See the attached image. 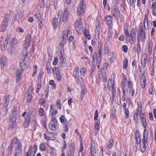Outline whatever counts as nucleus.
Wrapping results in <instances>:
<instances>
[{
  "label": "nucleus",
  "instance_id": "nucleus-1",
  "mask_svg": "<svg viewBox=\"0 0 156 156\" xmlns=\"http://www.w3.org/2000/svg\"><path fill=\"white\" fill-rule=\"evenodd\" d=\"M13 146L15 148V153L14 156H21L22 145L21 142L16 138H13L8 148V155H10L12 154V148Z\"/></svg>",
  "mask_w": 156,
  "mask_h": 156
},
{
  "label": "nucleus",
  "instance_id": "nucleus-2",
  "mask_svg": "<svg viewBox=\"0 0 156 156\" xmlns=\"http://www.w3.org/2000/svg\"><path fill=\"white\" fill-rule=\"evenodd\" d=\"M17 111H14L12 113V115L9 118V127L8 128L9 130H11L16 125V121L17 118Z\"/></svg>",
  "mask_w": 156,
  "mask_h": 156
},
{
  "label": "nucleus",
  "instance_id": "nucleus-3",
  "mask_svg": "<svg viewBox=\"0 0 156 156\" xmlns=\"http://www.w3.org/2000/svg\"><path fill=\"white\" fill-rule=\"evenodd\" d=\"M4 101L5 102L2 108L0 114H2L3 116H4L6 115L8 111V107L9 102V97L8 96L5 97Z\"/></svg>",
  "mask_w": 156,
  "mask_h": 156
},
{
  "label": "nucleus",
  "instance_id": "nucleus-4",
  "mask_svg": "<svg viewBox=\"0 0 156 156\" xmlns=\"http://www.w3.org/2000/svg\"><path fill=\"white\" fill-rule=\"evenodd\" d=\"M70 30H64L62 33V40L61 41V42L59 44V46L61 48H63V46L65 45L67 41V39L68 38L69 35H70Z\"/></svg>",
  "mask_w": 156,
  "mask_h": 156
},
{
  "label": "nucleus",
  "instance_id": "nucleus-5",
  "mask_svg": "<svg viewBox=\"0 0 156 156\" xmlns=\"http://www.w3.org/2000/svg\"><path fill=\"white\" fill-rule=\"evenodd\" d=\"M82 17L79 16L75 22V27L77 31L80 30L83 26V22L82 21Z\"/></svg>",
  "mask_w": 156,
  "mask_h": 156
},
{
  "label": "nucleus",
  "instance_id": "nucleus-6",
  "mask_svg": "<svg viewBox=\"0 0 156 156\" xmlns=\"http://www.w3.org/2000/svg\"><path fill=\"white\" fill-rule=\"evenodd\" d=\"M139 27L140 30V32L138 33L137 37L140 38L141 41L143 42L145 37V32L143 30V24L142 23H140Z\"/></svg>",
  "mask_w": 156,
  "mask_h": 156
},
{
  "label": "nucleus",
  "instance_id": "nucleus-7",
  "mask_svg": "<svg viewBox=\"0 0 156 156\" xmlns=\"http://www.w3.org/2000/svg\"><path fill=\"white\" fill-rule=\"evenodd\" d=\"M111 12L113 16L117 19L120 16V11L116 5L113 6L111 8Z\"/></svg>",
  "mask_w": 156,
  "mask_h": 156
},
{
  "label": "nucleus",
  "instance_id": "nucleus-8",
  "mask_svg": "<svg viewBox=\"0 0 156 156\" xmlns=\"http://www.w3.org/2000/svg\"><path fill=\"white\" fill-rule=\"evenodd\" d=\"M57 123L58 121L56 119H52L48 126L49 129L51 130L55 131L56 129Z\"/></svg>",
  "mask_w": 156,
  "mask_h": 156
},
{
  "label": "nucleus",
  "instance_id": "nucleus-9",
  "mask_svg": "<svg viewBox=\"0 0 156 156\" xmlns=\"http://www.w3.org/2000/svg\"><path fill=\"white\" fill-rule=\"evenodd\" d=\"M31 36L30 34H28L25 36V40L24 41V44L23 45V48L26 51L30 45Z\"/></svg>",
  "mask_w": 156,
  "mask_h": 156
},
{
  "label": "nucleus",
  "instance_id": "nucleus-10",
  "mask_svg": "<svg viewBox=\"0 0 156 156\" xmlns=\"http://www.w3.org/2000/svg\"><path fill=\"white\" fill-rule=\"evenodd\" d=\"M68 9H65L62 17V21L64 23H66L68 21L69 18V13L68 11Z\"/></svg>",
  "mask_w": 156,
  "mask_h": 156
},
{
  "label": "nucleus",
  "instance_id": "nucleus-11",
  "mask_svg": "<svg viewBox=\"0 0 156 156\" xmlns=\"http://www.w3.org/2000/svg\"><path fill=\"white\" fill-rule=\"evenodd\" d=\"M31 113L28 112L26 115L24 122V126L25 128L27 127L30 125Z\"/></svg>",
  "mask_w": 156,
  "mask_h": 156
},
{
  "label": "nucleus",
  "instance_id": "nucleus-12",
  "mask_svg": "<svg viewBox=\"0 0 156 156\" xmlns=\"http://www.w3.org/2000/svg\"><path fill=\"white\" fill-rule=\"evenodd\" d=\"M131 34H130V37H131V40L132 41L134 42L136 41V30L135 29H132L130 31Z\"/></svg>",
  "mask_w": 156,
  "mask_h": 156
},
{
  "label": "nucleus",
  "instance_id": "nucleus-13",
  "mask_svg": "<svg viewBox=\"0 0 156 156\" xmlns=\"http://www.w3.org/2000/svg\"><path fill=\"white\" fill-rule=\"evenodd\" d=\"M7 62V59L5 56H3L0 59V66H1L2 69L4 68V66L6 65Z\"/></svg>",
  "mask_w": 156,
  "mask_h": 156
},
{
  "label": "nucleus",
  "instance_id": "nucleus-14",
  "mask_svg": "<svg viewBox=\"0 0 156 156\" xmlns=\"http://www.w3.org/2000/svg\"><path fill=\"white\" fill-rule=\"evenodd\" d=\"M52 22L53 27L54 29H55L57 27H60L61 20H60L59 22V23H58V19H56V18H53L52 20Z\"/></svg>",
  "mask_w": 156,
  "mask_h": 156
},
{
  "label": "nucleus",
  "instance_id": "nucleus-15",
  "mask_svg": "<svg viewBox=\"0 0 156 156\" xmlns=\"http://www.w3.org/2000/svg\"><path fill=\"white\" fill-rule=\"evenodd\" d=\"M54 70L57 80L59 81H60L62 79V76L59 71L58 69L56 67H55L54 69L53 68V71H54Z\"/></svg>",
  "mask_w": 156,
  "mask_h": 156
},
{
  "label": "nucleus",
  "instance_id": "nucleus-16",
  "mask_svg": "<svg viewBox=\"0 0 156 156\" xmlns=\"http://www.w3.org/2000/svg\"><path fill=\"white\" fill-rule=\"evenodd\" d=\"M16 17L18 22H20L23 20L24 17L23 16V14L21 11H19L17 12L16 15Z\"/></svg>",
  "mask_w": 156,
  "mask_h": 156
},
{
  "label": "nucleus",
  "instance_id": "nucleus-17",
  "mask_svg": "<svg viewBox=\"0 0 156 156\" xmlns=\"http://www.w3.org/2000/svg\"><path fill=\"white\" fill-rule=\"evenodd\" d=\"M140 120L141 121L144 127V128H146L147 126L146 124V121L145 118V115L144 113L141 114L140 115Z\"/></svg>",
  "mask_w": 156,
  "mask_h": 156
},
{
  "label": "nucleus",
  "instance_id": "nucleus-18",
  "mask_svg": "<svg viewBox=\"0 0 156 156\" xmlns=\"http://www.w3.org/2000/svg\"><path fill=\"white\" fill-rule=\"evenodd\" d=\"M9 16L8 14H6L2 22V25L7 27L8 25V21L9 19Z\"/></svg>",
  "mask_w": 156,
  "mask_h": 156
},
{
  "label": "nucleus",
  "instance_id": "nucleus-19",
  "mask_svg": "<svg viewBox=\"0 0 156 156\" xmlns=\"http://www.w3.org/2000/svg\"><path fill=\"white\" fill-rule=\"evenodd\" d=\"M16 49V46L10 45L9 46L8 50L9 53L11 55H14L15 53Z\"/></svg>",
  "mask_w": 156,
  "mask_h": 156
},
{
  "label": "nucleus",
  "instance_id": "nucleus-20",
  "mask_svg": "<svg viewBox=\"0 0 156 156\" xmlns=\"http://www.w3.org/2000/svg\"><path fill=\"white\" fill-rule=\"evenodd\" d=\"M140 81L142 87L144 88L146 83V80L145 76L144 73H143L141 76Z\"/></svg>",
  "mask_w": 156,
  "mask_h": 156
},
{
  "label": "nucleus",
  "instance_id": "nucleus-21",
  "mask_svg": "<svg viewBox=\"0 0 156 156\" xmlns=\"http://www.w3.org/2000/svg\"><path fill=\"white\" fill-rule=\"evenodd\" d=\"M79 68L78 66H77L73 71V75L75 78H77L79 76Z\"/></svg>",
  "mask_w": 156,
  "mask_h": 156
},
{
  "label": "nucleus",
  "instance_id": "nucleus-22",
  "mask_svg": "<svg viewBox=\"0 0 156 156\" xmlns=\"http://www.w3.org/2000/svg\"><path fill=\"white\" fill-rule=\"evenodd\" d=\"M90 154L91 156H97L95 146L91 144Z\"/></svg>",
  "mask_w": 156,
  "mask_h": 156
},
{
  "label": "nucleus",
  "instance_id": "nucleus-23",
  "mask_svg": "<svg viewBox=\"0 0 156 156\" xmlns=\"http://www.w3.org/2000/svg\"><path fill=\"white\" fill-rule=\"evenodd\" d=\"M147 57L146 55H145L142 57L141 58V64L144 68H145L146 66V63L147 60Z\"/></svg>",
  "mask_w": 156,
  "mask_h": 156
},
{
  "label": "nucleus",
  "instance_id": "nucleus-24",
  "mask_svg": "<svg viewBox=\"0 0 156 156\" xmlns=\"http://www.w3.org/2000/svg\"><path fill=\"white\" fill-rule=\"evenodd\" d=\"M112 16L111 15H109L105 18V21L107 22V24L108 25H110L112 22Z\"/></svg>",
  "mask_w": 156,
  "mask_h": 156
},
{
  "label": "nucleus",
  "instance_id": "nucleus-25",
  "mask_svg": "<svg viewBox=\"0 0 156 156\" xmlns=\"http://www.w3.org/2000/svg\"><path fill=\"white\" fill-rule=\"evenodd\" d=\"M148 132L147 130L145 129H144V133H143V138L142 140H144V142H146L147 141V138L148 137Z\"/></svg>",
  "mask_w": 156,
  "mask_h": 156
},
{
  "label": "nucleus",
  "instance_id": "nucleus-26",
  "mask_svg": "<svg viewBox=\"0 0 156 156\" xmlns=\"http://www.w3.org/2000/svg\"><path fill=\"white\" fill-rule=\"evenodd\" d=\"M82 90L81 93V100H82L83 98L84 97V95L87 92V90L85 86H82Z\"/></svg>",
  "mask_w": 156,
  "mask_h": 156
},
{
  "label": "nucleus",
  "instance_id": "nucleus-27",
  "mask_svg": "<svg viewBox=\"0 0 156 156\" xmlns=\"http://www.w3.org/2000/svg\"><path fill=\"white\" fill-rule=\"evenodd\" d=\"M143 141V144H140V148L142 152H144L146 150L145 144L147 143V141L144 142V140Z\"/></svg>",
  "mask_w": 156,
  "mask_h": 156
},
{
  "label": "nucleus",
  "instance_id": "nucleus-28",
  "mask_svg": "<svg viewBox=\"0 0 156 156\" xmlns=\"http://www.w3.org/2000/svg\"><path fill=\"white\" fill-rule=\"evenodd\" d=\"M102 53L101 52V50L99 48L98 51V58H97V61H98V63L101 62Z\"/></svg>",
  "mask_w": 156,
  "mask_h": 156
},
{
  "label": "nucleus",
  "instance_id": "nucleus-29",
  "mask_svg": "<svg viewBox=\"0 0 156 156\" xmlns=\"http://www.w3.org/2000/svg\"><path fill=\"white\" fill-rule=\"evenodd\" d=\"M60 120L62 123H64V124H65L66 123H69L67 120L66 119H65L64 116L63 115H62L60 116Z\"/></svg>",
  "mask_w": 156,
  "mask_h": 156
},
{
  "label": "nucleus",
  "instance_id": "nucleus-30",
  "mask_svg": "<svg viewBox=\"0 0 156 156\" xmlns=\"http://www.w3.org/2000/svg\"><path fill=\"white\" fill-rule=\"evenodd\" d=\"M83 34L88 39H90L91 38V35L88 30H85L83 32Z\"/></svg>",
  "mask_w": 156,
  "mask_h": 156
},
{
  "label": "nucleus",
  "instance_id": "nucleus-31",
  "mask_svg": "<svg viewBox=\"0 0 156 156\" xmlns=\"http://www.w3.org/2000/svg\"><path fill=\"white\" fill-rule=\"evenodd\" d=\"M62 13V11L61 10H59L58 11L57 16L56 17H55V18H56V19H58V22H59L60 20H61Z\"/></svg>",
  "mask_w": 156,
  "mask_h": 156
},
{
  "label": "nucleus",
  "instance_id": "nucleus-32",
  "mask_svg": "<svg viewBox=\"0 0 156 156\" xmlns=\"http://www.w3.org/2000/svg\"><path fill=\"white\" fill-rule=\"evenodd\" d=\"M84 9L78 8L77 14L79 16H81L84 12Z\"/></svg>",
  "mask_w": 156,
  "mask_h": 156
},
{
  "label": "nucleus",
  "instance_id": "nucleus-33",
  "mask_svg": "<svg viewBox=\"0 0 156 156\" xmlns=\"http://www.w3.org/2000/svg\"><path fill=\"white\" fill-rule=\"evenodd\" d=\"M129 27V24L128 23H126L124 27V33L126 34H129L128 30V27Z\"/></svg>",
  "mask_w": 156,
  "mask_h": 156
},
{
  "label": "nucleus",
  "instance_id": "nucleus-34",
  "mask_svg": "<svg viewBox=\"0 0 156 156\" xmlns=\"http://www.w3.org/2000/svg\"><path fill=\"white\" fill-rule=\"evenodd\" d=\"M32 146H30L28 150V151L27 153L26 156H32L33 153L32 151Z\"/></svg>",
  "mask_w": 156,
  "mask_h": 156
},
{
  "label": "nucleus",
  "instance_id": "nucleus-35",
  "mask_svg": "<svg viewBox=\"0 0 156 156\" xmlns=\"http://www.w3.org/2000/svg\"><path fill=\"white\" fill-rule=\"evenodd\" d=\"M86 73V70L84 68H82L80 71V74L82 76H85Z\"/></svg>",
  "mask_w": 156,
  "mask_h": 156
},
{
  "label": "nucleus",
  "instance_id": "nucleus-36",
  "mask_svg": "<svg viewBox=\"0 0 156 156\" xmlns=\"http://www.w3.org/2000/svg\"><path fill=\"white\" fill-rule=\"evenodd\" d=\"M32 97L30 94H28L27 95V102L28 103H30L32 101Z\"/></svg>",
  "mask_w": 156,
  "mask_h": 156
},
{
  "label": "nucleus",
  "instance_id": "nucleus-37",
  "mask_svg": "<svg viewBox=\"0 0 156 156\" xmlns=\"http://www.w3.org/2000/svg\"><path fill=\"white\" fill-rule=\"evenodd\" d=\"M8 41L7 40H5V41L3 42L2 45V51L5 50V48H7V44H8Z\"/></svg>",
  "mask_w": 156,
  "mask_h": 156
},
{
  "label": "nucleus",
  "instance_id": "nucleus-38",
  "mask_svg": "<svg viewBox=\"0 0 156 156\" xmlns=\"http://www.w3.org/2000/svg\"><path fill=\"white\" fill-rule=\"evenodd\" d=\"M135 135L136 140L140 139V133L138 130H136Z\"/></svg>",
  "mask_w": 156,
  "mask_h": 156
},
{
  "label": "nucleus",
  "instance_id": "nucleus-39",
  "mask_svg": "<svg viewBox=\"0 0 156 156\" xmlns=\"http://www.w3.org/2000/svg\"><path fill=\"white\" fill-rule=\"evenodd\" d=\"M84 0H82L80 3L78 8H82L84 9V8L86 5H84Z\"/></svg>",
  "mask_w": 156,
  "mask_h": 156
},
{
  "label": "nucleus",
  "instance_id": "nucleus-40",
  "mask_svg": "<svg viewBox=\"0 0 156 156\" xmlns=\"http://www.w3.org/2000/svg\"><path fill=\"white\" fill-rule=\"evenodd\" d=\"M12 41L11 42L10 46H16V44L17 43V40L15 38H12Z\"/></svg>",
  "mask_w": 156,
  "mask_h": 156
},
{
  "label": "nucleus",
  "instance_id": "nucleus-41",
  "mask_svg": "<svg viewBox=\"0 0 156 156\" xmlns=\"http://www.w3.org/2000/svg\"><path fill=\"white\" fill-rule=\"evenodd\" d=\"M14 75L16 77L21 76V72L20 70H17L14 73Z\"/></svg>",
  "mask_w": 156,
  "mask_h": 156
},
{
  "label": "nucleus",
  "instance_id": "nucleus-42",
  "mask_svg": "<svg viewBox=\"0 0 156 156\" xmlns=\"http://www.w3.org/2000/svg\"><path fill=\"white\" fill-rule=\"evenodd\" d=\"M38 112L40 115L41 116H43L44 115V111L43 108H40L39 109Z\"/></svg>",
  "mask_w": 156,
  "mask_h": 156
},
{
  "label": "nucleus",
  "instance_id": "nucleus-43",
  "mask_svg": "<svg viewBox=\"0 0 156 156\" xmlns=\"http://www.w3.org/2000/svg\"><path fill=\"white\" fill-rule=\"evenodd\" d=\"M128 61L127 58H126L123 63V67L124 69H126L128 66Z\"/></svg>",
  "mask_w": 156,
  "mask_h": 156
},
{
  "label": "nucleus",
  "instance_id": "nucleus-44",
  "mask_svg": "<svg viewBox=\"0 0 156 156\" xmlns=\"http://www.w3.org/2000/svg\"><path fill=\"white\" fill-rule=\"evenodd\" d=\"M44 21L42 20L40 21V23H39V27L40 29H41L43 28L44 25Z\"/></svg>",
  "mask_w": 156,
  "mask_h": 156
},
{
  "label": "nucleus",
  "instance_id": "nucleus-45",
  "mask_svg": "<svg viewBox=\"0 0 156 156\" xmlns=\"http://www.w3.org/2000/svg\"><path fill=\"white\" fill-rule=\"evenodd\" d=\"M40 149L42 151H44L46 150V147L44 144H41L40 146Z\"/></svg>",
  "mask_w": 156,
  "mask_h": 156
},
{
  "label": "nucleus",
  "instance_id": "nucleus-46",
  "mask_svg": "<svg viewBox=\"0 0 156 156\" xmlns=\"http://www.w3.org/2000/svg\"><path fill=\"white\" fill-rule=\"evenodd\" d=\"M104 51V52L105 54H107L108 55H110V52L108 48H105Z\"/></svg>",
  "mask_w": 156,
  "mask_h": 156
},
{
  "label": "nucleus",
  "instance_id": "nucleus-47",
  "mask_svg": "<svg viewBox=\"0 0 156 156\" xmlns=\"http://www.w3.org/2000/svg\"><path fill=\"white\" fill-rule=\"evenodd\" d=\"M113 145V141L110 140L108 143L107 146L109 148H111Z\"/></svg>",
  "mask_w": 156,
  "mask_h": 156
},
{
  "label": "nucleus",
  "instance_id": "nucleus-48",
  "mask_svg": "<svg viewBox=\"0 0 156 156\" xmlns=\"http://www.w3.org/2000/svg\"><path fill=\"white\" fill-rule=\"evenodd\" d=\"M42 72H40L38 76V83H41V77H42Z\"/></svg>",
  "mask_w": 156,
  "mask_h": 156
},
{
  "label": "nucleus",
  "instance_id": "nucleus-49",
  "mask_svg": "<svg viewBox=\"0 0 156 156\" xmlns=\"http://www.w3.org/2000/svg\"><path fill=\"white\" fill-rule=\"evenodd\" d=\"M94 129H96L98 131L99 129V126L98 122H96L94 123Z\"/></svg>",
  "mask_w": 156,
  "mask_h": 156
},
{
  "label": "nucleus",
  "instance_id": "nucleus-50",
  "mask_svg": "<svg viewBox=\"0 0 156 156\" xmlns=\"http://www.w3.org/2000/svg\"><path fill=\"white\" fill-rule=\"evenodd\" d=\"M98 55L97 53L96 52H94L92 56L94 61L95 60H96L97 61V58H98Z\"/></svg>",
  "mask_w": 156,
  "mask_h": 156
},
{
  "label": "nucleus",
  "instance_id": "nucleus-51",
  "mask_svg": "<svg viewBox=\"0 0 156 156\" xmlns=\"http://www.w3.org/2000/svg\"><path fill=\"white\" fill-rule=\"evenodd\" d=\"M112 94L113 96H114V93H115V95L114 96H115V93H116V90H115V86H114V85L113 84L112 85Z\"/></svg>",
  "mask_w": 156,
  "mask_h": 156
},
{
  "label": "nucleus",
  "instance_id": "nucleus-52",
  "mask_svg": "<svg viewBox=\"0 0 156 156\" xmlns=\"http://www.w3.org/2000/svg\"><path fill=\"white\" fill-rule=\"evenodd\" d=\"M133 84V82L131 81H129L128 83V86L129 88L130 89V92H131V90L132 89L133 87L132 85Z\"/></svg>",
  "mask_w": 156,
  "mask_h": 156
},
{
  "label": "nucleus",
  "instance_id": "nucleus-53",
  "mask_svg": "<svg viewBox=\"0 0 156 156\" xmlns=\"http://www.w3.org/2000/svg\"><path fill=\"white\" fill-rule=\"evenodd\" d=\"M69 123H66L64 124V126H65L64 127V131L65 132H66L68 131V124Z\"/></svg>",
  "mask_w": 156,
  "mask_h": 156
},
{
  "label": "nucleus",
  "instance_id": "nucleus-54",
  "mask_svg": "<svg viewBox=\"0 0 156 156\" xmlns=\"http://www.w3.org/2000/svg\"><path fill=\"white\" fill-rule=\"evenodd\" d=\"M56 104L57 106L58 107V108L60 109L61 108V106L60 105V101L59 100H58L56 102Z\"/></svg>",
  "mask_w": 156,
  "mask_h": 156
},
{
  "label": "nucleus",
  "instance_id": "nucleus-55",
  "mask_svg": "<svg viewBox=\"0 0 156 156\" xmlns=\"http://www.w3.org/2000/svg\"><path fill=\"white\" fill-rule=\"evenodd\" d=\"M49 84L53 86L54 89H55L56 87V85L55 84L54 81L53 80H51L49 82Z\"/></svg>",
  "mask_w": 156,
  "mask_h": 156
},
{
  "label": "nucleus",
  "instance_id": "nucleus-56",
  "mask_svg": "<svg viewBox=\"0 0 156 156\" xmlns=\"http://www.w3.org/2000/svg\"><path fill=\"white\" fill-rule=\"evenodd\" d=\"M98 110H96L94 114V119L96 121L98 119Z\"/></svg>",
  "mask_w": 156,
  "mask_h": 156
},
{
  "label": "nucleus",
  "instance_id": "nucleus-57",
  "mask_svg": "<svg viewBox=\"0 0 156 156\" xmlns=\"http://www.w3.org/2000/svg\"><path fill=\"white\" fill-rule=\"evenodd\" d=\"M58 62V59L57 57H56L55 58L53 62V64L54 66H55Z\"/></svg>",
  "mask_w": 156,
  "mask_h": 156
},
{
  "label": "nucleus",
  "instance_id": "nucleus-58",
  "mask_svg": "<svg viewBox=\"0 0 156 156\" xmlns=\"http://www.w3.org/2000/svg\"><path fill=\"white\" fill-rule=\"evenodd\" d=\"M112 83V81L109 78L108 80V88L109 90H110L111 88V86L110 85V84Z\"/></svg>",
  "mask_w": 156,
  "mask_h": 156
},
{
  "label": "nucleus",
  "instance_id": "nucleus-59",
  "mask_svg": "<svg viewBox=\"0 0 156 156\" xmlns=\"http://www.w3.org/2000/svg\"><path fill=\"white\" fill-rule=\"evenodd\" d=\"M36 17L38 20H40L41 18V15L40 13H38L36 15Z\"/></svg>",
  "mask_w": 156,
  "mask_h": 156
},
{
  "label": "nucleus",
  "instance_id": "nucleus-60",
  "mask_svg": "<svg viewBox=\"0 0 156 156\" xmlns=\"http://www.w3.org/2000/svg\"><path fill=\"white\" fill-rule=\"evenodd\" d=\"M122 49L123 51L125 52H127V50H128V48L126 45H123L122 47Z\"/></svg>",
  "mask_w": 156,
  "mask_h": 156
},
{
  "label": "nucleus",
  "instance_id": "nucleus-61",
  "mask_svg": "<svg viewBox=\"0 0 156 156\" xmlns=\"http://www.w3.org/2000/svg\"><path fill=\"white\" fill-rule=\"evenodd\" d=\"M6 26H3L2 25V27L0 28V31L2 32H3L5 31L6 29Z\"/></svg>",
  "mask_w": 156,
  "mask_h": 156
},
{
  "label": "nucleus",
  "instance_id": "nucleus-62",
  "mask_svg": "<svg viewBox=\"0 0 156 156\" xmlns=\"http://www.w3.org/2000/svg\"><path fill=\"white\" fill-rule=\"evenodd\" d=\"M72 148H73L72 150V152L71 153L69 154L68 156H74V152L75 151L74 147H73Z\"/></svg>",
  "mask_w": 156,
  "mask_h": 156
},
{
  "label": "nucleus",
  "instance_id": "nucleus-63",
  "mask_svg": "<svg viewBox=\"0 0 156 156\" xmlns=\"http://www.w3.org/2000/svg\"><path fill=\"white\" fill-rule=\"evenodd\" d=\"M37 67L36 65L34 70V73L32 75V76H34V75L36 73L37 71Z\"/></svg>",
  "mask_w": 156,
  "mask_h": 156
},
{
  "label": "nucleus",
  "instance_id": "nucleus-64",
  "mask_svg": "<svg viewBox=\"0 0 156 156\" xmlns=\"http://www.w3.org/2000/svg\"><path fill=\"white\" fill-rule=\"evenodd\" d=\"M20 65L21 66H24L25 65L24 61L23 59H21L20 61Z\"/></svg>",
  "mask_w": 156,
  "mask_h": 156
}]
</instances>
